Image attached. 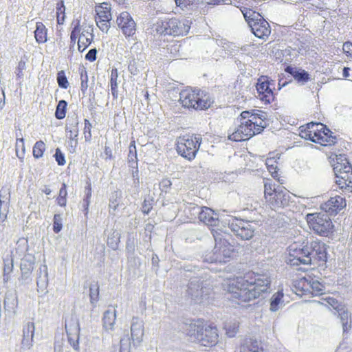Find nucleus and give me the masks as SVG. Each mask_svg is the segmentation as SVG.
Listing matches in <instances>:
<instances>
[{"instance_id": "1", "label": "nucleus", "mask_w": 352, "mask_h": 352, "mask_svg": "<svg viewBox=\"0 0 352 352\" xmlns=\"http://www.w3.org/2000/svg\"><path fill=\"white\" fill-rule=\"evenodd\" d=\"M268 276L252 272L224 280L222 287L238 304L250 302L266 293L270 287Z\"/></svg>"}, {"instance_id": "2", "label": "nucleus", "mask_w": 352, "mask_h": 352, "mask_svg": "<svg viewBox=\"0 0 352 352\" xmlns=\"http://www.w3.org/2000/svg\"><path fill=\"white\" fill-rule=\"evenodd\" d=\"M239 124L228 133V138L233 142H243L261 133L267 127L265 113L261 110L243 111L239 115Z\"/></svg>"}, {"instance_id": "3", "label": "nucleus", "mask_w": 352, "mask_h": 352, "mask_svg": "<svg viewBox=\"0 0 352 352\" xmlns=\"http://www.w3.org/2000/svg\"><path fill=\"white\" fill-rule=\"evenodd\" d=\"M178 102L185 109L201 111L210 109L214 101L208 92L197 87H186L180 91Z\"/></svg>"}, {"instance_id": "4", "label": "nucleus", "mask_w": 352, "mask_h": 352, "mask_svg": "<svg viewBox=\"0 0 352 352\" xmlns=\"http://www.w3.org/2000/svg\"><path fill=\"white\" fill-rule=\"evenodd\" d=\"M300 136L322 146H333L337 138L333 133L321 122H309L299 129Z\"/></svg>"}, {"instance_id": "5", "label": "nucleus", "mask_w": 352, "mask_h": 352, "mask_svg": "<svg viewBox=\"0 0 352 352\" xmlns=\"http://www.w3.org/2000/svg\"><path fill=\"white\" fill-rule=\"evenodd\" d=\"M190 327L188 335L201 345L212 347L218 343L219 333L214 325L208 324L204 320H198L195 323L190 324Z\"/></svg>"}, {"instance_id": "6", "label": "nucleus", "mask_w": 352, "mask_h": 352, "mask_svg": "<svg viewBox=\"0 0 352 352\" xmlns=\"http://www.w3.org/2000/svg\"><path fill=\"white\" fill-rule=\"evenodd\" d=\"M215 244L213 249L204 255V261L208 263H224L232 258L234 250L228 240L223 238V233L217 234L214 232Z\"/></svg>"}, {"instance_id": "7", "label": "nucleus", "mask_w": 352, "mask_h": 352, "mask_svg": "<svg viewBox=\"0 0 352 352\" xmlns=\"http://www.w3.org/2000/svg\"><path fill=\"white\" fill-rule=\"evenodd\" d=\"M202 139L194 133H186L178 136L175 148L177 153L182 158L192 162L198 153Z\"/></svg>"}, {"instance_id": "8", "label": "nucleus", "mask_w": 352, "mask_h": 352, "mask_svg": "<svg viewBox=\"0 0 352 352\" xmlns=\"http://www.w3.org/2000/svg\"><path fill=\"white\" fill-rule=\"evenodd\" d=\"M241 10L252 33L259 38H267L271 34V28L264 17L250 8H243Z\"/></svg>"}, {"instance_id": "9", "label": "nucleus", "mask_w": 352, "mask_h": 352, "mask_svg": "<svg viewBox=\"0 0 352 352\" xmlns=\"http://www.w3.org/2000/svg\"><path fill=\"white\" fill-rule=\"evenodd\" d=\"M190 28V23L188 20L171 18L158 21L155 30L160 35L182 36L188 33Z\"/></svg>"}, {"instance_id": "10", "label": "nucleus", "mask_w": 352, "mask_h": 352, "mask_svg": "<svg viewBox=\"0 0 352 352\" xmlns=\"http://www.w3.org/2000/svg\"><path fill=\"white\" fill-rule=\"evenodd\" d=\"M294 292L300 296H320L324 293V285L314 276L308 275L294 281Z\"/></svg>"}, {"instance_id": "11", "label": "nucleus", "mask_w": 352, "mask_h": 352, "mask_svg": "<svg viewBox=\"0 0 352 352\" xmlns=\"http://www.w3.org/2000/svg\"><path fill=\"white\" fill-rule=\"evenodd\" d=\"M309 228L316 234L322 236H329L334 232V225L331 218L323 212L309 213L306 215Z\"/></svg>"}, {"instance_id": "12", "label": "nucleus", "mask_w": 352, "mask_h": 352, "mask_svg": "<svg viewBox=\"0 0 352 352\" xmlns=\"http://www.w3.org/2000/svg\"><path fill=\"white\" fill-rule=\"evenodd\" d=\"M288 198V194L282 190L277 189L270 179H265L264 199L271 209L283 208L287 204Z\"/></svg>"}, {"instance_id": "13", "label": "nucleus", "mask_w": 352, "mask_h": 352, "mask_svg": "<svg viewBox=\"0 0 352 352\" xmlns=\"http://www.w3.org/2000/svg\"><path fill=\"white\" fill-rule=\"evenodd\" d=\"M309 247L304 243L294 242L287 249L285 262L291 266L308 265Z\"/></svg>"}, {"instance_id": "14", "label": "nucleus", "mask_w": 352, "mask_h": 352, "mask_svg": "<svg viewBox=\"0 0 352 352\" xmlns=\"http://www.w3.org/2000/svg\"><path fill=\"white\" fill-rule=\"evenodd\" d=\"M71 41L74 43L78 39V49L80 52L85 50L92 43L94 39L93 25L80 24L77 21L74 25L70 36Z\"/></svg>"}, {"instance_id": "15", "label": "nucleus", "mask_w": 352, "mask_h": 352, "mask_svg": "<svg viewBox=\"0 0 352 352\" xmlns=\"http://www.w3.org/2000/svg\"><path fill=\"white\" fill-rule=\"evenodd\" d=\"M258 99L264 104H270L275 100V81L267 76H261L256 85Z\"/></svg>"}, {"instance_id": "16", "label": "nucleus", "mask_w": 352, "mask_h": 352, "mask_svg": "<svg viewBox=\"0 0 352 352\" xmlns=\"http://www.w3.org/2000/svg\"><path fill=\"white\" fill-rule=\"evenodd\" d=\"M309 262L308 265H312L313 269L319 267H323L326 265L327 261V245L320 241H315L311 243L310 248H309Z\"/></svg>"}, {"instance_id": "17", "label": "nucleus", "mask_w": 352, "mask_h": 352, "mask_svg": "<svg viewBox=\"0 0 352 352\" xmlns=\"http://www.w3.org/2000/svg\"><path fill=\"white\" fill-rule=\"evenodd\" d=\"M198 219L210 228L212 236H214V232L217 234L223 233L222 230L219 228L221 223L219 214L210 208L202 206L199 212Z\"/></svg>"}, {"instance_id": "18", "label": "nucleus", "mask_w": 352, "mask_h": 352, "mask_svg": "<svg viewBox=\"0 0 352 352\" xmlns=\"http://www.w3.org/2000/svg\"><path fill=\"white\" fill-rule=\"evenodd\" d=\"M111 8L109 3H102L96 6L95 21L98 28L103 32L107 33L111 21Z\"/></svg>"}, {"instance_id": "19", "label": "nucleus", "mask_w": 352, "mask_h": 352, "mask_svg": "<svg viewBox=\"0 0 352 352\" xmlns=\"http://www.w3.org/2000/svg\"><path fill=\"white\" fill-rule=\"evenodd\" d=\"M230 230L243 240H249L254 236V230L249 221L232 217L228 223Z\"/></svg>"}, {"instance_id": "20", "label": "nucleus", "mask_w": 352, "mask_h": 352, "mask_svg": "<svg viewBox=\"0 0 352 352\" xmlns=\"http://www.w3.org/2000/svg\"><path fill=\"white\" fill-rule=\"evenodd\" d=\"M342 166L337 165L336 168V184L344 192H352V166H346L342 170Z\"/></svg>"}, {"instance_id": "21", "label": "nucleus", "mask_w": 352, "mask_h": 352, "mask_svg": "<svg viewBox=\"0 0 352 352\" xmlns=\"http://www.w3.org/2000/svg\"><path fill=\"white\" fill-rule=\"evenodd\" d=\"M116 23L126 38L135 34L136 23L129 12H121L116 19Z\"/></svg>"}, {"instance_id": "22", "label": "nucleus", "mask_w": 352, "mask_h": 352, "mask_svg": "<svg viewBox=\"0 0 352 352\" xmlns=\"http://www.w3.org/2000/svg\"><path fill=\"white\" fill-rule=\"evenodd\" d=\"M346 206L345 198L336 195L320 206V208L329 214H336Z\"/></svg>"}, {"instance_id": "23", "label": "nucleus", "mask_w": 352, "mask_h": 352, "mask_svg": "<svg viewBox=\"0 0 352 352\" xmlns=\"http://www.w3.org/2000/svg\"><path fill=\"white\" fill-rule=\"evenodd\" d=\"M280 155L275 153H270L266 159L265 165L271 176L281 184H284V179L278 174L279 168L278 167Z\"/></svg>"}, {"instance_id": "24", "label": "nucleus", "mask_w": 352, "mask_h": 352, "mask_svg": "<svg viewBox=\"0 0 352 352\" xmlns=\"http://www.w3.org/2000/svg\"><path fill=\"white\" fill-rule=\"evenodd\" d=\"M35 326L33 322H28L23 329V338L21 340V347L24 349H29L33 345V338L34 334Z\"/></svg>"}, {"instance_id": "25", "label": "nucleus", "mask_w": 352, "mask_h": 352, "mask_svg": "<svg viewBox=\"0 0 352 352\" xmlns=\"http://www.w3.org/2000/svg\"><path fill=\"white\" fill-rule=\"evenodd\" d=\"M285 71L291 74L298 83L305 84L310 80V75L304 69L287 66L285 69Z\"/></svg>"}, {"instance_id": "26", "label": "nucleus", "mask_w": 352, "mask_h": 352, "mask_svg": "<svg viewBox=\"0 0 352 352\" xmlns=\"http://www.w3.org/2000/svg\"><path fill=\"white\" fill-rule=\"evenodd\" d=\"M259 351V346L258 342L256 340H253L251 338H247L243 340V342L238 346L234 352H258Z\"/></svg>"}, {"instance_id": "27", "label": "nucleus", "mask_w": 352, "mask_h": 352, "mask_svg": "<svg viewBox=\"0 0 352 352\" xmlns=\"http://www.w3.org/2000/svg\"><path fill=\"white\" fill-rule=\"evenodd\" d=\"M65 330L68 336H78L80 333V324L77 319L71 318L65 322Z\"/></svg>"}, {"instance_id": "28", "label": "nucleus", "mask_w": 352, "mask_h": 352, "mask_svg": "<svg viewBox=\"0 0 352 352\" xmlns=\"http://www.w3.org/2000/svg\"><path fill=\"white\" fill-rule=\"evenodd\" d=\"M329 159L330 160L332 166H333V170L336 171V168L337 165L342 166V170L344 169V167L346 166H351L346 159L345 155H337L331 153L329 155Z\"/></svg>"}, {"instance_id": "29", "label": "nucleus", "mask_w": 352, "mask_h": 352, "mask_svg": "<svg viewBox=\"0 0 352 352\" xmlns=\"http://www.w3.org/2000/svg\"><path fill=\"white\" fill-rule=\"evenodd\" d=\"M47 28L42 22L36 23V28L34 31V37L38 43H44L47 41Z\"/></svg>"}, {"instance_id": "30", "label": "nucleus", "mask_w": 352, "mask_h": 352, "mask_svg": "<svg viewBox=\"0 0 352 352\" xmlns=\"http://www.w3.org/2000/svg\"><path fill=\"white\" fill-rule=\"evenodd\" d=\"M116 320V311L107 310L104 312L102 318L103 327L106 329H112Z\"/></svg>"}, {"instance_id": "31", "label": "nucleus", "mask_w": 352, "mask_h": 352, "mask_svg": "<svg viewBox=\"0 0 352 352\" xmlns=\"http://www.w3.org/2000/svg\"><path fill=\"white\" fill-rule=\"evenodd\" d=\"M127 160H128V163L129 164V165L131 167H133V168L137 167L138 157H137L135 141L134 140H131L130 142Z\"/></svg>"}, {"instance_id": "32", "label": "nucleus", "mask_w": 352, "mask_h": 352, "mask_svg": "<svg viewBox=\"0 0 352 352\" xmlns=\"http://www.w3.org/2000/svg\"><path fill=\"white\" fill-rule=\"evenodd\" d=\"M284 294L283 290L274 293L270 299V310L276 311L279 309V305L283 302Z\"/></svg>"}, {"instance_id": "33", "label": "nucleus", "mask_w": 352, "mask_h": 352, "mask_svg": "<svg viewBox=\"0 0 352 352\" xmlns=\"http://www.w3.org/2000/svg\"><path fill=\"white\" fill-rule=\"evenodd\" d=\"M131 338L133 341L136 340L138 342L142 341L144 336L143 326L140 323H133L131 327Z\"/></svg>"}, {"instance_id": "34", "label": "nucleus", "mask_w": 352, "mask_h": 352, "mask_svg": "<svg viewBox=\"0 0 352 352\" xmlns=\"http://www.w3.org/2000/svg\"><path fill=\"white\" fill-rule=\"evenodd\" d=\"M92 190H91V184L90 182L87 183V186H85V196L83 198L82 201V206L84 208V213L85 216H87L89 213V207L91 198Z\"/></svg>"}, {"instance_id": "35", "label": "nucleus", "mask_w": 352, "mask_h": 352, "mask_svg": "<svg viewBox=\"0 0 352 352\" xmlns=\"http://www.w3.org/2000/svg\"><path fill=\"white\" fill-rule=\"evenodd\" d=\"M46 150V146L43 141L39 140L36 142L32 148V155L34 158H41Z\"/></svg>"}, {"instance_id": "36", "label": "nucleus", "mask_w": 352, "mask_h": 352, "mask_svg": "<svg viewBox=\"0 0 352 352\" xmlns=\"http://www.w3.org/2000/svg\"><path fill=\"white\" fill-rule=\"evenodd\" d=\"M118 69L116 68L112 69L111 71L110 85L111 94L114 98H116L118 96Z\"/></svg>"}, {"instance_id": "37", "label": "nucleus", "mask_w": 352, "mask_h": 352, "mask_svg": "<svg viewBox=\"0 0 352 352\" xmlns=\"http://www.w3.org/2000/svg\"><path fill=\"white\" fill-rule=\"evenodd\" d=\"M67 197V185L65 183H63L61 188L59 190L58 195L56 199L57 204L61 207L66 206Z\"/></svg>"}, {"instance_id": "38", "label": "nucleus", "mask_w": 352, "mask_h": 352, "mask_svg": "<svg viewBox=\"0 0 352 352\" xmlns=\"http://www.w3.org/2000/svg\"><path fill=\"white\" fill-rule=\"evenodd\" d=\"M239 324L237 322H228L224 325L226 334L230 337H234L239 331Z\"/></svg>"}, {"instance_id": "39", "label": "nucleus", "mask_w": 352, "mask_h": 352, "mask_svg": "<svg viewBox=\"0 0 352 352\" xmlns=\"http://www.w3.org/2000/svg\"><path fill=\"white\" fill-rule=\"evenodd\" d=\"M66 131L69 133L70 139H75L78 135V122L74 120L69 122L66 126Z\"/></svg>"}, {"instance_id": "40", "label": "nucleus", "mask_w": 352, "mask_h": 352, "mask_svg": "<svg viewBox=\"0 0 352 352\" xmlns=\"http://www.w3.org/2000/svg\"><path fill=\"white\" fill-rule=\"evenodd\" d=\"M56 8L57 23L63 24L65 17V7L63 1L57 2Z\"/></svg>"}, {"instance_id": "41", "label": "nucleus", "mask_w": 352, "mask_h": 352, "mask_svg": "<svg viewBox=\"0 0 352 352\" xmlns=\"http://www.w3.org/2000/svg\"><path fill=\"white\" fill-rule=\"evenodd\" d=\"M67 103L65 100H61L58 102L55 111V116L58 120L63 119L66 116Z\"/></svg>"}, {"instance_id": "42", "label": "nucleus", "mask_w": 352, "mask_h": 352, "mask_svg": "<svg viewBox=\"0 0 352 352\" xmlns=\"http://www.w3.org/2000/svg\"><path fill=\"white\" fill-rule=\"evenodd\" d=\"M57 82L60 88L67 89L69 87V84L64 71L61 70L58 72Z\"/></svg>"}, {"instance_id": "43", "label": "nucleus", "mask_w": 352, "mask_h": 352, "mask_svg": "<svg viewBox=\"0 0 352 352\" xmlns=\"http://www.w3.org/2000/svg\"><path fill=\"white\" fill-rule=\"evenodd\" d=\"M181 45L178 43H174L167 45V51L170 54V58H175L179 55Z\"/></svg>"}, {"instance_id": "44", "label": "nucleus", "mask_w": 352, "mask_h": 352, "mask_svg": "<svg viewBox=\"0 0 352 352\" xmlns=\"http://www.w3.org/2000/svg\"><path fill=\"white\" fill-rule=\"evenodd\" d=\"M85 126L83 129V134L85 137V140L87 142H89L91 139L92 135H91V129L92 125L89 120L85 119L84 120Z\"/></svg>"}, {"instance_id": "45", "label": "nucleus", "mask_w": 352, "mask_h": 352, "mask_svg": "<svg viewBox=\"0 0 352 352\" xmlns=\"http://www.w3.org/2000/svg\"><path fill=\"white\" fill-rule=\"evenodd\" d=\"M4 267H3V276L4 280L7 281L8 280V275L12 272L13 263L12 260L4 259Z\"/></svg>"}, {"instance_id": "46", "label": "nucleus", "mask_w": 352, "mask_h": 352, "mask_svg": "<svg viewBox=\"0 0 352 352\" xmlns=\"http://www.w3.org/2000/svg\"><path fill=\"white\" fill-rule=\"evenodd\" d=\"M89 296L91 302L97 301L99 298V286L97 283L91 285L89 288Z\"/></svg>"}, {"instance_id": "47", "label": "nucleus", "mask_w": 352, "mask_h": 352, "mask_svg": "<svg viewBox=\"0 0 352 352\" xmlns=\"http://www.w3.org/2000/svg\"><path fill=\"white\" fill-rule=\"evenodd\" d=\"M113 232L112 235L108 237L107 239V245L111 247L112 249L116 250L118 247V243L120 241L119 237L118 236V234H115Z\"/></svg>"}, {"instance_id": "48", "label": "nucleus", "mask_w": 352, "mask_h": 352, "mask_svg": "<svg viewBox=\"0 0 352 352\" xmlns=\"http://www.w3.org/2000/svg\"><path fill=\"white\" fill-rule=\"evenodd\" d=\"M62 229V223L60 215L56 214L53 219V230L55 233H58Z\"/></svg>"}, {"instance_id": "49", "label": "nucleus", "mask_w": 352, "mask_h": 352, "mask_svg": "<svg viewBox=\"0 0 352 352\" xmlns=\"http://www.w3.org/2000/svg\"><path fill=\"white\" fill-rule=\"evenodd\" d=\"M172 182L168 178H164L160 182V189L166 193L171 188Z\"/></svg>"}, {"instance_id": "50", "label": "nucleus", "mask_w": 352, "mask_h": 352, "mask_svg": "<svg viewBox=\"0 0 352 352\" xmlns=\"http://www.w3.org/2000/svg\"><path fill=\"white\" fill-rule=\"evenodd\" d=\"M54 157H55V160H56L57 164L59 166H63L65 164L66 161L65 159L64 154L61 152V151L59 148H57L56 149Z\"/></svg>"}, {"instance_id": "51", "label": "nucleus", "mask_w": 352, "mask_h": 352, "mask_svg": "<svg viewBox=\"0 0 352 352\" xmlns=\"http://www.w3.org/2000/svg\"><path fill=\"white\" fill-rule=\"evenodd\" d=\"M153 208V199H144L142 206V211L144 214H148Z\"/></svg>"}, {"instance_id": "52", "label": "nucleus", "mask_w": 352, "mask_h": 352, "mask_svg": "<svg viewBox=\"0 0 352 352\" xmlns=\"http://www.w3.org/2000/svg\"><path fill=\"white\" fill-rule=\"evenodd\" d=\"M342 50L344 54L349 58L352 59V43L347 41L343 44Z\"/></svg>"}, {"instance_id": "53", "label": "nucleus", "mask_w": 352, "mask_h": 352, "mask_svg": "<svg viewBox=\"0 0 352 352\" xmlns=\"http://www.w3.org/2000/svg\"><path fill=\"white\" fill-rule=\"evenodd\" d=\"M194 1L195 0H175L177 6L180 7L182 9L192 5Z\"/></svg>"}, {"instance_id": "54", "label": "nucleus", "mask_w": 352, "mask_h": 352, "mask_svg": "<svg viewBox=\"0 0 352 352\" xmlns=\"http://www.w3.org/2000/svg\"><path fill=\"white\" fill-rule=\"evenodd\" d=\"M97 50L96 48L90 50L85 56L86 60L93 62L96 59Z\"/></svg>"}, {"instance_id": "55", "label": "nucleus", "mask_w": 352, "mask_h": 352, "mask_svg": "<svg viewBox=\"0 0 352 352\" xmlns=\"http://www.w3.org/2000/svg\"><path fill=\"white\" fill-rule=\"evenodd\" d=\"M128 69L129 72L133 75H136L138 72V69L136 65V62L135 60L131 61L128 65Z\"/></svg>"}, {"instance_id": "56", "label": "nucleus", "mask_w": 352, "mask_h": 352, "mask_svg": "<svg viewBox=\"0 0 352 352\" xmlns=\"http://www.w3.org/2000/svg\"><path fill=\"white\" fill-rule=\"evenodd\" d=\"M5 105V94L2 87L0 86V109Z\"/></svg>"}, {"instance_id": "57", "label": "nucleus", "mask_w": 352, "mask_h": 352, "mask_svg": "<svg viewBox=\"0 0 352 352\" xmlns=\"http://www.w3.org/2000/svg\"><path fill=\"white\" fill-rule=\"evenodd\" d=\"M104 153V155H106V159H109V160L112 159V157H113L112 151L110 148V147L105 146Z\"/></svg>"}, {"instance_id": "58", "label": "nucleus", "mask_w": 352, "mask_h": 352, "mask_svg": "<svg viewBox=\"0 0 352 352\" xmlns=\"http://www.w3.org/2000/svg\"><path fill=\"white\" fill-rule=\"evenodd\" d=\"M19 142L21 144V149L23 151V153L25 152V144H24V140L23 138L16 139V146H18Z\"/></svg>"}, {"instance_id": "59", "label": "nucleus", "mask_w": 352, "mask_h": 352, "mask_svg": "<svg viewBox=\"0 0 352 352\" xmlns=\"http://www.w3.org/2000/svg\"><path fill=\"white\" fill-rule=\"evenodd\" d=\"M42 191L43 193H45V195H50L52 192L51 189L47 186H45V188Z\"/></svg>"}, {"instance_id": "60", "label": "nucleus", "mask_w": 352, "mask_h": 352, "mask_svg": "<svg viewBox=\"0 0 352 352\" xmlns=\"http://www.w3.org/2000/svg\"><path fill=\"white\" fill-rule=\"evenodd\" d=\"M349 68L348 67H344V69H343V76L344 77H348L349 76Z\"/></svg>"}, {"instance_id": "61", "label": "nucleus", "mask_w": 352, "mask_h": 352, "mask_svg": "<svg viewBox=\"0 0 352 352\" xmlns=\"http://www.w3.org/2000/svg\"><path fill=\"white\" fill-rule=\"evenodd\" d=\"M118 206V204L117 203L116 200L115 201H112V203L110 204V207L113 208V210H116Z\"/></svg>"}, {"instance_id": "62", "label": "nucleus", "mask_w": 352, "mask_h": 352, "mask_svg": "<svg viewBox=\"0 0 352 352\" xmlns=\"http://www.w3.org/2000/svg\"><path fill=\"white\" fill-rule=\"evenodd\" d=\"M329 300H332V302H333V303H334V302H335V300H334V299H333V298H330Z\"/></svg>"}, {"instance_id": "63", "label": "nucleus", "mask_w": 352, "mask_h": 352, "mask_svg": "<svg viewBox=\"0 0 352 352\" xmlns=\"http://www.w3.org/2000/svg\"><path fill=\"white\" fill-rule=\"evenodd\" d=\"M329 303L331 304L333 306V304L331 302V301H329Z\"/></svg>"}]
</instances>
